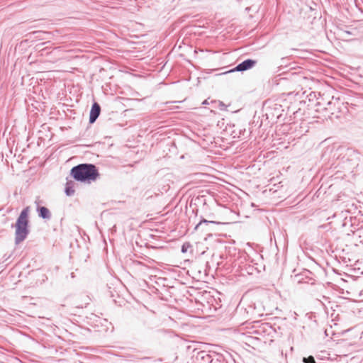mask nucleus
<instances>
[{
    "mask_svg": "<svg viewBox=\"0 0 363 363\" xmlns=\"http://www.w3.org/2000/svg\"><path fill=\"white\" fill-rule=\"evenodd\" d=\"M39 216L43 219H50L51 213L48 208L46 207L42 206L38 208Z\"/></svg>",
    "mask_w": 363,
    "mask_h": 363,
    "instance_id": "423d86ee",
    "label": "nucleus"
},
{
    "mask_svg": "<svg viewBox=\"0 0 363 363\" xmlns=\"http://www.w3.org/2000/svg\"><path fill=\"white\" fill-rule=\"evenodd\" d=\"M182 252H186V248L185 247V245H182Z\"/></svg>",
    "mask_w": 363,
    "mask_h": 363,
    "instance_id": "9d476101",
    "label": "nucleus"
},
{
    "mask_svg": "<svg viewBox=\"0 0 363 363\" xmlns=\"http://www.w3.org/2000/svg\"><path fill=\"white\" fill-rule=\"evenodd\" d=\"M337 104H338V101H329L327 102L326 106H324V104H322L320 102H318V108L316 111H320V110H322L325 112L323 115L325 118H331V116L335 113V108H336Z\"/></svg>",
    "mask_w": 363,
    "mask_h": 363,
    "instance_id": "7ed1b4c3",
    "label": "nucleus"
},
{
    "mask_svg": "<svg viewBox=\"0 0 363 363\" xmlns=\"http://www.w3.org/2000/svg\"><path fill=\"white\" fill-rule=\"evenodd\" d=\"M101 111V107L97 103H94L91 106L89 115V123H93L96 121V118L99 117Z\"/></svg>",
    "mask_w": 363,
    "mask_h": 363,
    "instance_id": "39448f33",
    "label": "nucleus"
},
{
    "mask_svg": "<svg viewBox=\"0 0 363 363\" xmlns=\"http://www.w3.org/2000/svg\"><path fill=\"white\" fill-rule=\"evenodd\" d=\"M208 103L207 102L206 100H205L203 102V104H208Z\"/></svg>",
    "mask_w": 363,
    "mask_h": 363,
    "instance_id": "9b49d317",
    "label": "nucleus"
},
{
    "mask_svg": "<svg viewBox=\"0 0 363 363\" xmlns=\"http://www.w3.org/2000/svg\"><path fill=\"white\" fill-rule=\"evenodd\" d=\"M304 363H315V359L313 356L308 357H304L303 359Z\"/></svg>",
    "mask_w": 363,
    "mask_h": 363,
    "instance_id": "1a4fd4ad",
    "label": "nucleus"
},
{
    "mask_svg": "<svg viewBox=\"0 0 363 363\" xmlns=\"http://www.w3.org/2000/svg\"><path fill=\"white\" fill-rule=\"evenodd\" d=\"M71 175L77 181L91 183L97 179L99 174L95 165L92 164H80L71 169Z\"/></svg>",
    "mask_w": 363,
    "mask_h": 363,
    "instance_id": "f257e3e1",
    "label": "nucleus"
},
{
    "mask_svg": "<svg viewBox=\"0 0 363 363\" xmlns=\"http://www.w3.org/2000/svg\"><path fill=\"white\" fill-rule=\"evenodd\" d=\"M203 223H215V224H220V222L213 221V220H208L206 219H202L195 227V230H197L200 225H201Z\"/></svg>",
    "mask_w": 363,
    "mask_h": 363,
    "instance_id": "6e6552de",
    "label": "nucleus"
},
{
    "mask_svg": "<svg viewBox=\"0 0 363 363\" xmlns=\"http://www.w3.org/2000/svg\"><path fill=\"white\" fill-rule=\"evenodd\" d=\"M30 208L28 206L26 207L21 212L20 216L17 218L15 228V243L16 245L22 242L28 236L29 233L28 229V213Z\"/></svg>",
    "mask_w": 363,
    "mask_h": 363,
    "instance_id": "f03ea898",
    "label": "nucleus"
},
{
    "mask_svg": "<svg viewBox=\"0 0 363 363\" xmlns=\"http://www.w3.org/2000/svg\"><path fill=\"white\" fill-rule=\"evenodd\" d=\"M65 193L67 196H72L74 193V189L72 186L71 182H67L65 187Z\"/></svg>",
    "mask_w": 363,
    "mask_h": 363,
    "instance_id": "0eeeda50",
    "label": "nucleus"
},
{
    "mask_svg": "<svg viewBox=\"0 0 363 363\" xmlns=\"http://www.w3.org/2000/svg\"><path fill=\"white\" fill-rule=\"evenodd\" d=\"M256 63L257 62L255 60L248 59L237 65V67L235 68V70L239 72L245 71L253 67Z\"/></svg>",
    "mask_w": 363,
    "mask_h": 363,
    "instance_id": "20e7f679",
    "label": "nucleus"
}]
</instances>
